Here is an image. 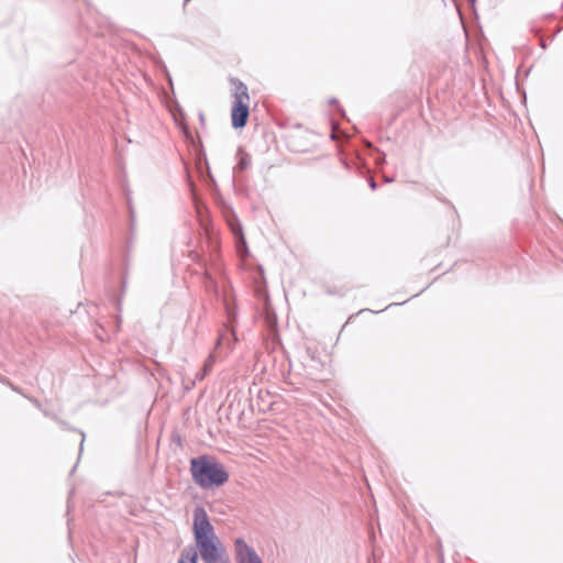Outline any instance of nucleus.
I'll return each mask as SVG.
<instances>
[{"label": "nucleus", "instance_id": "9b49d317", "mask_svg": "<svg viewBox=\"0 0 563 563\" xmlns=\"http://www.w3.org/2000/svg\"><path fill=\"white\" fill-rule=\"evenodd\" d=\"M224 341V336L222 335L220 339H219V342L218 344H222V342Z\"/></svg>", "mask_w": 563, "mask_h": 563}, {"label": "nucleus", "instance_id": "9d476101", "mask_svg": "<svg viewBox=\"0 0 563 563\" xmlns=\"http://www.w3.org/2000/svg\"><path fill=\"white\" fill-rule=\"evenodd\" d=\"M369 186H371V188H372V189H375V188H376V184H375V181H374V180H371Z\"/></svg>", "mask_w": 563, "mask_h": 563}, {"label": "nucleus", "instance_id": "f03ea898", "mask_svg": "<svg viewBox=\"0 0 563 563\" xmlns=\"http://www.w3.org/2000/svg\"><path fill=\"white\" fill-rule=\"evenodd\" d=\"M234 86V103L231 111L232 125L243 128L249 117L250 96L247 87L240 80H232Z\"/></svg>", "mask_w": 563, "mask_h": 563}, {"label": "nucleus", "instance_id": "7ed1b4c3", "mask_svg": "<svg viewBox=\"0 0 563 563\" xmlns=\"http://www.w3.org/2000/svg\"><path fill=\"white\" fill-rule=\"evenodd\" d=\"M192 532L196 545L219 539L209 520L207 511L202 507H196L194 510Z\"/></svg>", "mask_w": 563, "mask_h": 563}, {"label": "nucleus", "instance_id": "f257e3e1", "mask_svg": "<svg viewBox=\"0 0 563 563\" xmlns=\"http://www.w3.org/2000/svg\"><path fill=\"white\" fill-rule=\"evenodd\" d=\"M191 473L202 488L220 486L228 481V473L222 465L205 456L191 460Z\"/></svg>", "mask_w": 563, "mask_h": 563}, {"label": "nucleus", "instance_id": "39448f33", "mask_svg": "<svg viewBox=\"0 0 563 563\" xmlns=\"http://www.w3.org/2000/svg\"><path fill=\"white\" fill-rule=\"evenodd\" d=\"M234 553L236 563H263L256 551L241 538L234 542Z\"/></svg>", "mask_w": 563, "mask_h": 563}, {"label": "nucleus", "instance_id": "423d86ee", "mask_svg": "<svg viewBox=\"0 0 563 563\" xmlns=\"http://www.w3.org/2000/svg\"><path fill=\"white\" fill-rule=\"evenodd\" d=\"M230 225H231L232 232L234 233V235L236 238V249H238V252L241 255H243V254H245L247 252V249H246V242H245V239L243 236L241 227L239 224H233V223H230Z\"/></svg>", "mask_w": 563, "mask_h": 563}, {"label": "nucleus", "instance_id": "0eeeda50", "mask_svg": "<svg viewBox=\"0 0 563 563\" xmlns=\"http://www.w3.org/2000/svg\"><path fill=\"white\" fill-rule=\"evenodd\" d=\"M198 562V552L194 547L185 548L177 563H197Z\"/></svg>", "mask_w": 563, "mask_h": 563}, {"label": "nucleus", "instance_id": "6e6552de", "mask_svg": "<svg viewBox=\"0 0 563 563\" xmlns=\"http://www.w3.org/2000/svg\"><path fill=\"white\" fill-rule=\"evenodd\" d=\"M247 165H249V162L246 161V158H244V157H243V158H241V161H240V163H239V167H240L241 169H244V168H246V167H247Z\"/></svg>", "mask_w": 563, "mask_h": 563}, {"label": "nucleus", "instance_id": "20e7f679", "mask_svg": "<svg viewBox=\"0 0 563 563\" xmlns=\"http://www.w3.org/2000/svg\"><path fill=\"white\" fill-rule=\"evenodd\" d=\"M196 547L205 563H227L225 551L219 539Z\"/></svg>", "mask_w": 563, "mask_h": 563}, {"label": "nucleus", "instance_id": "1a4fd4ad", "mask_svg": "<svg viewBox=\"0 0 563 563\" xmlns=\"http://www.w3.org/2000/svg\"><path fill=\"white\" fill-rule=\"evenodd\" d=\"M214 362L213 357L210 356L205 365V369L207 371L208 368H210L212 366V363Z\"/></svg>", "mask_w": 563, "mask_h": 563}]
</instances>
